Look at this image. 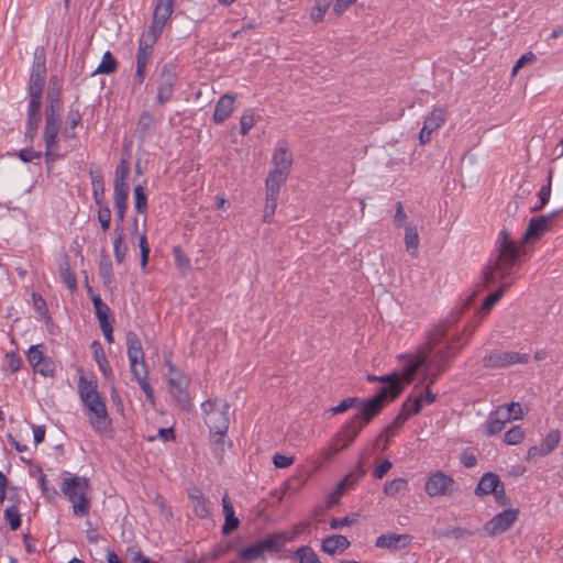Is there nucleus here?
Returning <instances> with one entry per match:
<instances>
[{
    "mask_svg": "<svg viewBox=\"0 0 563 563\" xmlns=\"http://www.w3.org/2000/svg\"><path fill=\"white\" fill-rule=\"evenodd\" d=\"M520 255L521 246L511 239L507 230L503 229L496 240V256L484 266L482 280L485 287L499 280L504 283L485 298L479 310L482 313H488L514 284L512 280L507 282V278L511 276Z\"/></svg>",
    "mask_w": 563,
    "mask_h": 563,
    "instance_id": "nucleus-1",
    "label": "nucleus"
},
{
    "mask_svg": "<svg viewBox=\"0 0 563 563\" xmlns=\"http://www.w3.org/2000/svg\"><path fill=\"white\" fill-rule=\"evenodd\" d=\"M453 345L448 344L443 349L435 352H428L424 349H419L416 355H404L402 358L407 360L406 368L401 374V379L405 384H410L416 375V372L426 366L430 384H433L437 378L450 366L451 361L460 352L461 347L452 352Z\"/></svg>",
    "mask_w": 563,
    "mask_h": 563,
    "instance_id": "nucleus-2",
    "label": "nucleus"
},
{
    "mask_svg": "<svg viewBox=\"0 0 563 563\" xmlns=\"http://www.w3.org/2000/svg\"><path fill=\"white\" fill-rule=\"evenodd\" d=\"M60 490L73 504L74 514L84 517L89 514L90 500L87 497L90 490L89 478L84 476H71L64 478Z\"/></svg>",
    "mask_w": 563,
    "mask_h": 563,
    "instance_id": "nucleus-3",
    "label": "nucleus"
},
{
    "mask_svg": "<svg viewBox=\"0 0 563 563\" xmlns=\"http://www.w3.org/2000/svg\"><path fill=\"white\" fill-rule=\"evenodd\" d=\"M205 411V422L210 429V432L218 437L217 443H220L227 434L230 424V405L225 401L218 399H209L202 404Z\"/></svg>",
    "mask_w": 563,
    "mask_h": 563,
    "instance_id": "nucleus-4",
    "label": "nucleus"
},
{
    "mask_svg": "<svg viewBox=\"0 0 563 563\" xmlns=\"http://www.w3.org/2000/svg\"><path fill=\"white\" fill-rule=\"evenodd\" d=\"M385 384L375 396L362 401V410L360 412L365 416L364 422H369L383 410L386 402L395 400L401 394L402 385L399 374H397L395 380L385 382Z\"/></svg>",
    "mask_w": 563,
    "mask_h": 563,
    "instance_id": "nucleus-5",
    "label": "nucleus"
},
{
    "mask_svg": "<svg viewBox=\"0 0 563 563\" xmlns=\"http://www.w3.org/2000/svg\"><path fill=\"white\" fill-rule=\"evenodd\" d=\"M46 57L43 48L34 52L33 65L30 74L29 95L30 100L42 101L43 90L46 82Z\"/></svg>",
    "mask_w": 563,
    "mask_h": 563,
    "instance_id": "nucleus-6",
    "label": "nucleus"
},
{
    "mask_svg": "<svg viewBox=\"0 0 563 563\" xmlns=\"http://www.w3.org/2000/svg\"><path fill=\"white\" fill-rule=\"evenodd\" d=\"M60 130V115L54 113V110L49 109L45 111V126L43 132V140L45 142V157L46 162H53L58 157V139L57 135Z\"/></svg>",
    "mask_w": 563,
    "mask_h": 563,
    "instance_id": "nucleus-7",
    "label": "nucleus"
},
{
    "mask_svg": "<svg viewBox=\"0 0 563 563\" xmlns=\"http://www.w3.org/2000/svg\"><path fill=\"white\" fill-rule=\"evenodd\" d=\"M529 355L516 351L493 350L482 358L483 366L487 369L505 368L515 364H527Z\"/></svg>",
    "mask_w": 563,
    "mask_h": 563,
    "instance_id": "nucleus-8",
    "label": "nucleus"
},
{
    "mask_svg": "<svg viewBox=\"0 0 563 563\" xmlns=\"http://www.w3.org/2000/svg\"><path fill=\"white\" fill-rule=\"evenodd\" d=\"M82 404L88 409V419L92 429L100 434L110 432L111 419L108 415L102 397H99V399H91Z\"/></svg>",
    "mask_w": 563,
    "mask_h": 563,
    "instance_id": "nucleus-9",
    "label": "nucleus"
},
{
    "mask_svg": "<svg viewBox=\"0 0 563 563\" xmlns=\"http://www.w3.org/2000/svg\"><path fill=\"white\" fill-rule=\"evenodd\" d=\"M365 416L361 412L356 413L342 429L333 437V444H336L340 450L349 448L362 429L368 423L364 422Z\"/></svg>",
    "mask_w": 563,
    "mask_h": 563,
    "instance_id": "nucleus-10",
    "label": "nucleus"
},
{
    "mask_svg": "<svg viewBox=\"0 0 563 563\" xmlns=\"http://www.w3.org/2000/svg\"><path fill=\"white\" fill-rule=\"evenodd\" d=\"M424 489L430 497L450 496L455 490V481L452 476L437 471L429 475Z\"/></svg>",
    "mask_w": 563,
    "mask_h": 563,
    "instance_id": "nucleus-11",
    "label": "nucleus"
},
{
    "mask_svg": "<svg viewBox=\"0 0 563 563\" xmlns=\"http://www.w3.org/2000/svg\"><path fill=\"white\" fill-rule=\"evenodd\" d=\"M158 40L157 36H154L150 33L142 34L139 41V49L136 55V71H135V80L137 84H142L145 78V70L148 59L153 52V45Z\"/></svg>",
    "mask_w": 563,
    "mask_h": 563,
    "instance_id": "nucleus-12",
    "label": "nucleus"
},
{
    "mask_svg": "<svg viewBox=\"0 0 563 563\" xmlns=\"http://www.w3.org/2000/svg\"><path fill=\"white\" fill-rule=\"evenodd\" d=\"M560 211L551 212L547 216L533 217L529 220L528 228L522 235L521 244L531 240H539L544 233L551 230L553 220Z\"/></svg>",
    "mask_w": 563,
    "mask_h": 563,
    "instance_id": "nucleus-13",
    "label": "nucleus"
},
{
    "mask_svg": "<svg viewBox=\"0 0 563 563\" xmlns=\"http://www.w3.org/2000/svg\"><path fill=\"white\" fill-rule=\"evenodd\" d=\"M176 0H157L154 8L152 24L147 33L159 37L164 26L170 19Z\"/></svg>",
    "mask_w": 563,
    "mask_h": 563,
    "instance_id": "nucleus-14",
    "label": "nucleus"
},
{
    "mask_svg": "<svg viewBox=\"0 0 563 563\" xmlns=\"http://www.w3.org/2000/svg\"><path fill=\"white\" fill-rule=\"evenodd\" d=\"M518 509L509 508L495 515L485 526V532L490 536H497L507 531L517 520Z\"/></svg>",
    "mask_w": 563,
    "mask_h": 563,
    "instance_id": "nucleus-15",
    "label": "nucleus"
},
{
    "mask_svg": "<svg viewBox=\"0 0 563 563\" xmlns=\"http://www.w3.org/2000/svg\"><path fill=\"white\" fill-rule=\"evenodd\" d=\"M448 118V110L444 107L434 108L424 119L419 133L420 144L424 145L431 141L432 132L439 129Z\"/></svg>",
    "mask_w": 563,
    "mask_h": 563,
    "instance_id": "nucleus-16",
    "label": "nucleus"
},
{
    "mask_svg": "<svg viewBox=\"0 0 563 563\" xmlns=\"http://www.w3.org/2000/svg\"><path fill=\"white\" fill-rule=\"evenodd\" d=\"M176 80V74L174 67L170 64H165L162 67L159 75V84L157 87V101L159 104L166 103L170 100L174 92V85Z\"/></svg>",
    "mask_w": 563,
    "mask_h": 563,
    "instance_id": "nucleus-17",
    "label": "nucleus"
},
{
    "mask_svg": "<svg viewBox=\"0 0 563 563\" xmlns=\"http://www.w3.org/2000/svg\"><path fill=\"white\" fill-rule=\"evenodd\" d=\"M411 541L409 534H382L376 539L375 545L377 548L399 550L406 548Z\"/></svg>",
    "mask_w": 563,
    "mask_h": 563,
    "instance_id": "nucleus-18",
    "label": "nucleus"
},
{
    "mask_svg": "<svg viewBox=\"0 0 563 563\" xmlns=\"http://www.w3.org/2000/svg\"><path fill=\"white\" fill-rule=\"evenodd\" d=\"M234 97L232 95H223L217 102L213 121L217 124L224 122L233 112Z\"/></svg>",
    "mask_w": 563,
    "mask_h": 563,
    "instance_id": "nucleus-19",
    "label": "nucleus"
},
{
    "mask_svg": "<svg viewBox=\"0 0 563 563\" xmlns=\"http://www.w3.org/2000/svg\"><path fill=\"white\" fill-rule=\"evenodd\" d=\"M350 541L346 537L341 534H332L322 541L321 549L323 552L334 555L344 552L350 547Z\"/></svg>",
    "mask_w": 563,
    "mask_h": 563,
    "instance_id": "nucleus-20",
    "label": "nucleus"
},
{
    "mask_svg": "<svg viewBox=\"0 0 563 563\" xmlns=\"http://www.w3.org/2000/svg\"><path fill=\"white\" fill-rule=\"evenodd\" d=\"M273 164L274 168L272 170L280 172L283 174L289 175L292 158L288 152L286 145H279L273 155Z\"/></svg>",
    "mask_w": 563,
    "mask_h": 563,
    "instance_id": "nucleus-21",
    "label": "nucleus"
},
{
    "mask_svg": "<svg viewBox=\"0 0 563 563\" xmlns=\"http://www.w3.org/2000/svg\"><path fill=\"white\" fill-rule=\"evenodd\" d=\"M125 339L130 365H134L135 362H143L144 352L137 334L133 331H129L126 332Z\"/></svg>",
    "mask_w": 563,
    "mask_h": 563,
    "instance_id": "nucleus-22",
    "label": "nucleus"
},
{
    "mask_svg": "<svg viewBox=\"0 0 563 563\" xmlns=\"http://www.w3.org/2000/svg\"><path fill=\"white\" fill-rule=\"evenodd\" d=\"M58 273H59V276H60L63 283H65V285L68 287V289L71 292L76 291L77 290V278L70 267V262H69V257L67 254H63L59 260Z\"/></svg>",
    "mask_w": 563,
    "mask_h": 563,
    "instance_id": "nucleus-23",
    "label": "nucleus"
},
{
    "mask_svg": "<svg viewBox=\"0 0 563 563\" xmlns=\"http://www.w3.org/2000/svg\"><path fill=\"white\" fill-rule=\"evenodd\" d=\"M222 507L225 517V521L222 527V533L230 534L239 527L240 520L234 514V508L232 503L230 501L228 494H225L222 498Z\"/></svg>",
    "mask_w": 563,
    "mask_h": 563,
    "instance_id": "nucleus-24",
    "label": "nucleus"
},
{
    "mask_svg": "<svg viewBox=\"0 0 563 563\" xmlns=\"http://www.w3.org/2000/svg\"><path fill=\"white\" fill-rule=\"evenodd\" d=\"M500 485L501 482L497 474L490 472L486 473L479 479L475 488V495L485 496L488 494H493L494 492H496L498 487H500Z\"/></svg>",
    "mask_w": 563,
    "mask_h": 563,
    "instance_id": "nucleus-25",
    "label": "nucleus"
},
{
    "mask_svg": "<svg viewBox=\"0 0 563 563\" xmlns=\"http://www.w3.org/2000/svg\"><path fill=\"white\" fill-rule=\"evenodd\" d=\"M78 393L82 402L101 397L98 391L97 380L88 379L85 376H80L78 379Z\"/></svg>",
    "mask_w": 563,
    "mask_h": 563,
    "instance_id": "nucleus-26",
    "label": "nucleus"
},
{
    "mask_svg": "<svg viewBox=\"0 0 563 563\" xmlns=\"http://www.w3.org/2000/svg\"><path fill=\"white\" fill-rule=\"evenodd\" d=\"M41 106L42 101L30 100L26 135H29L31 139L36 134L38 124L41 122Z\"/></svg>",
    "mask_w": 563,
    "mask_h": 563,
    "instance_id": "nucleus-27",
    "label": "nucleus"
},
{
    "mask_svg": "<svg viewBox=\"0 0 563 563\" xmlns=\"http://www.w3.org/2000/svg\"><path fill=\"white\" fill-rule=\"evenodd\" d=\"M189 497L192 501L194 512L197 517L201 519H206L210 516V503L203 497L202 493L195 488L189 494Z\"/></svg>",
    "mask_w": 563,
    "mask_h": 563,
    "instance_id": "nucleus-28",
    "label": "nucleus"
},
{
    "mask_svg": "<svg viewBox=\"0 0 563 563\" xmlns=\"http://www.w3.org/2000/svg\"><path fill=\"white\" fill-rule=\"evenodd\" d=\"M287 178L288 175L286 174L276 170H271L265 183L266 194L279 196L280 187L287 180Z\"/></svg>",
    "mask_w": 563,
    "mask_h": 563,
    "instance_id": "nucleus-29",
    "label": "nucleus"
},
{
    "mask_svg": "<svg viewBox=\"0 0 563 563\" xmlns=\"http://www.w3.org/2000/svg\"><path fill=\"white\" fill-rule=\"evenodd\" d=\"M91 349L93 351V357L99 366V369L102 372L104 377L110 378L112 376V369L109 365L101 344L98 341H93Z\"/></svg>",
    "mask_w": 563,
    "mask_h": 563,
    "instance_id": "nucleus-30",
    "label": "nucleus"
},
{
    "mask_svg": "<svg viewBox=\"0 0 563 563\" xmlns=\"http://www.w3.org/2000/svg\"><path fill=\"white\" fill-rule=\"evenodd\" d=\"M408 419V415L405 412H399L397 417L393 420L390 424H388L383 432L379 434L378 439H385V445L389 442V440L396 435L397 431L402 427L405 421ZM386 449V446H384Z\"/></svg>",
    "mask_w": 563,
    "mask_h": 563,
    "instance_id": "nucleus-31",
    "label": "nucleus"
},
{
    "mask_svg": "<svg viewBox=\"0 0 563 563\" xmlns=\"http://www.w3.org/2000/svg\"><path fill=\"white\" fill-rule=\"evenodd\" d=\"M115 239L113 243L114 257L118 263H122L126 254V245L124 244L123 228L115 227Z\"/></svg>",
    "mask_w": 563,
    "mask_h": 563,
    "instance_id": "nucleus-32",
    "label": "nucleus"
},
{
    "mask_svg": "<svg viewBox=\"0 0 563 563\" xmlns=\"http://www.w3.org/2000/svg\"><path fill=\"white\" fill-rule=\"evenodd\" d=\"M92 194L96 205L101 206L104 200L103 177L100 173H90Z\"/></svg>",
    "mask_w": 563,
    "mask_h": 563,
    "instance_id": "nucleus-33",
    "label": "nucleus"
},
{
    "mask_svg": "<svg viewBox=\"0 0 563 563\" xmlns=\"http://www.w3.org/2000/svg\"><path fill=\"white\" fill-rule=\"evenodd\" d=\"M365 474V470L363 468V462L360 461L357 465V471L350 473L346 475L336 486L335 494L342 495L346 488V486H351L358 481Z\"/></svg>",
    "mask_w": 563,
    "mask_h": 563,
    "instance_id": "nucleus-34",
    "label": "nucleus"
},
{
    "mask_svg": "<svg viewBox=\"0 0 563 563\" xmlns=\"http://www.w3.org/2000/svg\"><path fill=\"white\" fill-rule=\"evenodd\" d=\"M92 303L99 325L110 323V308L108 305L104 303L99 296L92 297Z\"/></svg>",
    "mask_w": 563,
    "mask_h": 563,
    "instance_id": "nucleus-35",
    "label": "nucleus"
},
{
    "mask_svg": "<svg viewBox=\"0 0 563 563\" xmlns=\"http://www.w3.org/2000/svg\"><path fill=\"white\" fill-rule=\"evenodd\" d=\"M299 563H321L318 554L308 545H302L298 548L294 554Z\"/></svg>",
    "mask_w": 563,
    "mask_h": 563,
    "instance_id": "nucleus-36",
    "label": "nucleus"
},
{
    "mask_svg": "<svg viewBox=\"0 0 563 563\" xmlns=\"http://www.w3.org/2000/svg\"><path fill=\"white\" fill-rule=\"evenodd\" d=\"M99 271L106 285L113 282L112 262L110 256L106 253H102L100 256Z\"/></svg>",
    "mask_w": 563,
    "mask_h": 563,
    "instance_id": "nucleus-37",
    "label": "nucleus"
},
{
    "mask_svg": "<svg viewBox=\"0 0 563 563\" xmlns=\"http://www.w3.org/2000/svg\"><path fill=\"white\" fill-rule=\"evenodd\" d=\"M560 439L561 433L559 430L549 432L540 444L541 453L545 455L551 453L558 446Z\"/></svg>",
    "mask_w": 563,
    "mask_h": 563,
    "instance_id": "nucleus-38",
    "label": "nucleus"
},
{
    "mask_svg": "<svg viewBox=\"0 0 563 563\" xmlns=\"http://www.w3.org/2000/svg\"><path fill=\"white\" fill-rule=\"evenodd\" d=\"M263 555H264V553H263L260 542H256L252 545L243 548L239 553L240 560L244 561V562H250V561H253L256 559H261V558H263Z\"/></svg>",
    "mask_w": 563,
    "mask_h": 563,
    "instance_id": "nucleus-39",
    "label": "nucleus"
},
{
    "mask_svg": "<svg viewBox=\"0 0 563 563\" xmlns=\"http://www.w3.org/2000/svg\"><path fill=\"white\" fill-rule=\"evenodd\" d=\"M405 245L407 251L416 252L419 246V235L417 228L412 224L405 225Z\"/></svg>",
    "mask_w": 563,
    "mask_h": 563,
    "instance_id": "nucleus-40",
    "label": "nucleus"
},
{
    "mask_svg": "<svg viewBox=\"0 0 563 563\" xmlns=\"http://www.w3.org/2000/svg\"><path fill=\"white\" fill-rule=\"evenodd\" d=\"M117 59L113 57V55L107 51L103 56H102V60L101 63L99 64V66L97 67L95 74H112L117 69Z\"/></svg>",
    "mask_w": 563,
    "mask_h": 563,
    "instance_id": "nucleus-41",
    "label": "nucleus"
},
{
    "mask_svg": "<svg viewBox=\"0 0 563 563\" xmlns=\"http://www.w3.org/2000/svg\"><path fill=\"white\" fill-rule=\"evenodd\" d=\"M130 174V164L128 158L122 157L115 169L114 186H128L126 179Z\"/></svg>",
    "mask_w": 563,
    "mask_h": 563,
    "instance_id": "nucleus-42",
    "label": "nucleus"
},
{
    "mask_svg": "<svg viewBox=\"0 0 563 563\" xmlns=\"http://www.w3.org/2000/svg\"><path fill=\"white\" fill-rule=\"evenodd\" d=\"M258 542L261 544L263 553L278 552L284 544L283 537L279 534L267 537Z\"/></svg>",
    "mask_w": 563,
    "mask_h": 563,
    "instance_id": "nucleus-43",
    "label": "nucleus"
},
{
    "mask_svg": "<svg viewBox=\"0 0 563 563\" xmlns=\"http://www.w3.org/2000/svg\"><path fill=\"white\" fill-rule=\"evenodd\" d=\"M278 195L266 194L265 209L263 214V221L271 223L273 221L276 208H277Z\"/></svg>",
    "mask_w": 563,
    "mask_h": 563,
    "instance_id": "nucleus-44",
    "label": "nucleus"
},
{
    "mask_svg": "<svg viewBox=\"0 0 563 563\" xmlns=\"http://www.w3.org/2000/svg\"><path fill=\"white\" fill-rule=\"evenodd\" d=\"M258 115L255 114L253 109H246L240 120L241 134L246 135L249 131L254 126Z\"/></svg>",
    "mask_w": 563,
    "mask_h": 563,
    "instance_id": "nucleus-45",
    "label": "nucleus"
},
{
    "mask_svg": "<svg viewBox=\"0 0 563 563\" xmlns=\"http://www.w3.org/2000/svg\"><path fill=\"white\" fill-rule=\"evenodd\" d=\"M553 172L550 170L548 175V184L542 186L539 191L540 203L532 208V211L541 210L548 202L551 196V184H552Z\"/></svg>",
    "mask_w": 563,
    "mask_h": 563,
    "instance_id": "nucleus-46",
    "label": "nucleus"
},
{
    "mask_svg": "<svg viewBox=\"0 0 563 563\" xmlns=\"http://www.w3.org/2000/svg\"><path fill=\"white\" fill-rule=\"evenodd\" d=\"M407 479L405 478H395L390 482H387L384 486V493L387 495V496H395L397 495L398 493L405 490L407 488Z\"/></svg>",
    "mask_w": 563,
    "mask_h": 563,
    "instance_id": "nucleus-47",
    "label": "nucleus"
},
{
    "mask_svg": "<svg viewBox=\"0 0 563 563\" xmlns=\"http://www.w3.org/2000/svg\"><path fill=\"white\" fill-rule=\"evenodd\" d=\"M134 200H135V210L139 213H145L147 210V198L145 194V189L141 185H136L134 187Z\"/></svg>",
    "mask_w": 563,
    "mask_h": 563,
    "instance_id": "nucleus-48",
    "label": "nucleus"
},
{
    "mask_svg": "<svg viewBox=\"0 0 563 563\" xmlns=\"http://www.w3.org/2000/svg\"><path fill=\"white\" fill-rule=\"evenodd\" d=\"M129 185L128 186H114V207L126 209L128 197H129Z\"/></svg>",
    "mask_w": 563,
    "mask_h": 563,
    "instance_id": "nucleus-49",
    "label": "nucleus"
},
{
    "mask_svg": "<svg viewBox=\"0 0 563 563\" xmlns=\"http://www.w3.org/2000/svg\"><path fill=\"white\" fill-rule=\"evenodd\" d=\"M45 357L43 344L33 345L27 351V361L33 368L36 367Z\"/></svg>",
    "mask_w": 563,
    "mask_h": 563,
    "instance_id": "nucleus-50",
    "label": "nucleus"
},
{
    "mask_svg": "<svg viewBox=\"0 0 563 563\" xmlns=\"http://www.w3.org/2000/svg\"><path fill=\"white\" fill-rule=\"evenodd\" d=\"M47 106L45 108V111H48L49 109L54 110V113H59V87H48L47 95Z\"/></svg>",
    "mask_w": 563,
    "mask_h": 563,
    "instance_id": "nucleus-51",
    "label": "nucleus"
},
{
    "mask_svg": "<svg viewBox=\"0 0 563 563\" xmlns=\"http://www.w3.org/2000/svg\"><path fill=\"white\" fill-rule=\"evenodd\" d=\"M155 122L154 115L148 111H143L137 121V131L145 135Z\"/></svg>",
    "mask_w": 563,
    "mask_h": 563,
    "instance_id": "nucleus-52",
    "label": "nucleus"
},
{
    "mask_svg": "<svg viewBox=\"0 0 563 563\" xmlns=\"http://www.w3.org/2000/svg\"><path fill=\"white\" fill-rule=\"evenodd\" d=\"M444 336L445 330L443 328L434 329V331L429 335L428 342L421 349H424V351L428 350V352H432L437 347V345L441 343Z\"/></svg>",
    "mask_w": 563,
    "mask_h": 563,
    "instance_id": "nucleus-53",
    "label": "nucleus"
},
{
    "mask_svg": "<svg viewBox=\"0 0 563 563\" xmlns=\"http://www.w3.org/2000/svg\"><path fill=\"white\" fill-rule=\"evenodd\" d=\"M422 405H423V397H422V395H419L412 401L410 399H408L402 405V412H405V415H408V417L410 415H418L421 411Z\"/></svg>",
    "mask_w": 563,
    "mask_h": 563,
    "instance_id": "nucleus-54",
    "label": "nucleus"
},
{
    "mask_svg": "<svg viewBox=\"0 0 563 563\" xmlns=\"http://www.w3.org/2000/svg\"><path fill=\"white\" fill-rule=\"evenodd\" d=\"M362 401L363 400H360L356 397L345 398L338 406L331 408V411L333 415H339L356 406H360L362 408Z\"/></svg>",
    "mask_w": 563,
    "mask_h": 563,
    "instance_id": "nucleus-55",
    "label": "nucleus"
},
{
    "mask_svg": "<svg viewBox=\"0 0 563 563\" xmlns=\"http://www.w3.org/2000/svg\"><path fill=\"white\" fill-rule=\"evenodd\" d=\"M35 373L44 377H53L55 375V363L51 357H45L36 367L33 368Z\"/></svg>",
    "mask_w": 563,
    "mask_h": 563,
    "instance_id": "nucleus-56",
    "label": "nucleus"
},
{
    "mask_svg": "<svg viewBox=\"0 0 563 563\" xmlns=\"http://www.w3.org/2000/svg\"><path fill=\"white\" fill-rule=\"evenodd\" d=\"M525 438V432L521 427L516 426L512 427L505 433V442L509 445H515L521 443Z\"/></svg>",
    "mask_w": 563,
    "mask_h": 563,
    "instance_id": "nucleus-57",
    "label": "nucleus"
},
{
    "mask_svg": "<svg viewBox=\"0 0 563 563\" xmlns=\"http://www.w3.org/2000/svg\"><path fill=\"white\" fill-rule=\"evenodd\" d=\"M314 2L310 16L314 22H320L323 20L330 3L328 0H314Z\"/></svg>",
    "mask_w": 563,
    "mask_h": 563,
    "instance_id": "nucleus-58",
    "label": "nucleus"
},
{
    "mask_svg": "<svg viewBox=\"0 0 563 563\" xmlns=\"http://www.w3.org/2000/svg\"><path fill=\"white\" fill-rule=\"evenodd\" d=\"M32 301L35 311L38 312L46 322H51L52 319L51 316L48 314L46 301L42 298V296L34 292L32 295Z\"/></svg>",
    "mask_w": 563,
    "mask_h": 563,
    "instance_id": "nucleus-59",
    "label": "nucleus"
},
{
    "mask_svg": "<svg viewBox=\"0 0 563 563\" xmlns=\"http://www.w3.org/2000/svg\"><path fill=\"white\" fill-rule=\"evenodd\" d=\"M474 533H475L474 531L467 530L465 528L455 527V528L439 532V536L444 537V538L452 537L455 539H465V538L473 536Z\"/></svg>",
    "mask_w": 563,
    "mask_h": 563,
    "instance_id": "nucleus-60",
    "label": "nucleus"
},
{
    "mask_svg": "<svg viewBox=\"0 0 563 563\" xmlns=\"http://www.w3.org/2000/svg\"><path fill=\"white\" fill-rule=\"evenodd\" d=\"M4 517L10 523L11 530H16L21 526V518L16 506L8 507L4 510Z\"/></svg>",
    "mask_w": 563,
    "mask_h": 563,
    "instance_id": "nucleus-61",
    "label": "nucleus"
},
{
    "mask_svg": "<svg viewBox=\"0 0 563 563\" xmlns=\"http://www.w3.org/2000/svg\"><path fill=\"white\" fill-rule=\"evenodd\" d=\"M504 427L505 424L490 413L488 420L485 423V431L486 434L490 437L500 432L504 429Z\"/></svg>",
    "mask_w": 563,
    "mask_h": 563,
    "instance_id": "nucleus-62",
    "label": "nucleus"
},
{
    "mask_svg": "<svg viewBox=\"0 0 563 563\" xmlns=\"http://www.w3.org/2000/svg\"><path fill=\"white\" fill-rule=\"evenodd\" d=\"M168 382L172 391L176 389H183L186 387V378L184 377L183 373L178 369L173 373H169Z\"/></svg>",
    "mask_w": 563,
    "mask_h": 563,
    "instance_id": "nucleus-63",
    "label": "nucleus"
},
{
    "mask_svg": "<svg viewBox=\"0 0 563 563\" xmlns=\"http://www.w3.org/2000/svg\"><path fill=\"white\" fill-rule=\"evenodd\" d=\"M98 220L103 231L109 230L111 222V210L108 206H103V203L99 206Z\"/></svg>",
    "mask_w": 563,
    "mask_h": 563,
    "instance_id": "nucleus-64",
    "label": "nucleus"
}]
</instances>
